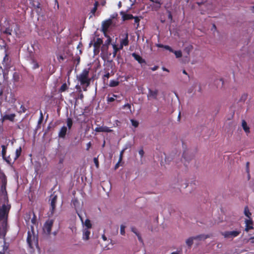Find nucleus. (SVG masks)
Instances as JSON below:
<instances>
[{
    "label": "nucleus",
    "instance_id": "nucleus-1",
    "mask_svg": "<svg viewBox=\"0 0 254 254\" xmlns=\"http://www.w3.org/2000/svg\"><path fill=\"white\" fill-rule=\"evenodd\" d=\"M89 69L85 68L82 72L77 76V79L82 85H86L88 86L90 83V79L89 78Z\"/></svg>",
    "mask_w": 254,
    "mask_h": 254
},
{
    "label": "nucleus",
    "instance_id": "nucleus-2",
    "mask_svg": "<svg viewBox=\"0 0 254 254\" xmlns=\"http://www.w3.org/2000/svg\"><path fill=\"white\" fill-rule=\"evenodd\" d=\"M10 207V205H2L0 208V221L2 220H7Z\"/></svg>",
    "mask_w": 254,
    "mask_h": 254
},
{
    "label": "nucleus",
    "instance_id": "nucleus-3",
    "mask_svg": "<svg viewBox=\"0 0 254 254\" xmlns=\"http://www.w3.org/2000/svg\"><path fill=\"white\" fill-rule=\"evenodd\" d=\"M241 233L240 230H235L233 231H226L222 232L221 234L226 239H233L238 237Z\"/></svg>",
    "mask_w": 254,
    "mask_h": 254
},
{
    "label": "nucleus",
    "instance_id": "nucleus-4",
    "mask_svg": "<svg viewBox=\"0 0 254 254\" xmlns=\"http://www.w3.org/2000/svg\"><path fill=\"white\" fill-rule=\"evenodd\" d=\"M58 196L57 195H55L54 193L52 194L50 196V200L51 201L50 203V211L49 213V216H52L56 209V203L57 201Z\"/></svg>",
    "mask_w": 254,
    "mask_h": 254
},
{
    "label": "nucleus",
    "instance_id": "nucleus-5",
    "mask_svg": "<svg viewBox=\"0 0 254 254\" xmlns=\"http://www.w3.org/2000/svg\"><path fill=\"white\" fill-rule=\"evenodd\" d=\"M210 237V235H204L201 234L196 236L190 237L186 240V244L189 247H191L193 244V241L194 240H205L208 238Z\"/></svg>",
    "mask_w": 254,
    "mask_h": 254
},
{
    "label": "nucleus",
    "instance_id": "nucleus-6",
    "mask_svg": "<svg viewBox=\"0 0 254 254\" xmlns=\"http://www.w3.org/2000/svg\"><path fill=\"white\" fill-rule=\"evenodd\" d=\"M31 231H28L27 233V242L30 247H32V242H35L37 243V239L34 234V228L33 226H31Z\"/></svg>",
    "mask_w": 254,
    "mask_h": 254
},
{
    "label": "nucleus",
    "instance_id": "nucleus-7",
    "mask_svg": "<svg viewBox=\"0 0 254 254\" xmlns=\"http://www.w3.org/2000/svg\"><path fill=\"white\" fill-rule=\"evenodd\" d=\"M54 223V220L49 219L46 221L43 226L44 232L48 235L51 234V229Z\"/></svg>",
    "mask_w": 254,
    "mask_h": 254
},
{
    "label": "nucleus",
    "instance_id": "nucleus-8",
    "mask_svg": "<svg viewBox=\"0 0 254 254\" xmlns=\"http://www.w3.org/2000/svg\"><path fill=\"white\" fill-rule=\"evenodd\" d=\"M112 23V20L111 19H108L106 21H104L102 25V31L106 33L108 31V28Z\"/></svg>",
    "mask_w": 254,
    "mask_h": 254
},
{
    "label": "nucleus",
    "instance_id": "nucleus-9",
    "mask_svg": "<svg viewBox=\"0 0 254 254\" xmlns=\"http://www.w3.org/2000/svg\"><path fill=\"white\" fill-rule=\"evenodd\" d=\"M129 40H128V33H127L125 34V37L122 39L120 41V45L119 46V49H123L124 46H127L128 45Z\"/></svg>",
    "mask_w": 254,
    "mask_h": 254
},
{
    "label": "nucleus",
    "instance_id": "nucleus-10",
    "mask_svg": "<svg viewBox=\"0 0 254 254\" xmlns=\"http://www.w3.org/2000/svg\"><path fill=\"white\" fill-rule=\"evenodd\" d=\"M94 130L96 132H111L113 131L112 129H110V128L107 126H101V127H96L95 128Z\"/></svg>",
    "mask_w": 254,
    "mask_h": 254
},
{
    "label": "nucleus",
    "instance_id": "nucleus-11",
    "mask_svg": "<svg viewBox=\"0 0 254 254\" xmlns=\"http://www.w3.org/2000/svg\"><path fill=\"white\" fill-rule=\"evenodd\" d=\"M15 117V114H11L9 115H4L1 116V120L2 122H4L6 120H9L10 122H14Z\"/></svg>",
    "mask_w": 254,
    "mask_h": 254
},
{
    "label": "nucleus",
    "instance_id": "nucleus-12",
    "mask_svg": "<svg viewBox=\"0 0 254 254\" xmlns=\"http://www.w3.org/2000/svg\"><path fill=\"white\" fill-rule=\"evenodd\" d=\"M131 56L132 57L134 58V59L137 61L138 63L140 64H146V62L144 59H143L140 55L136 54L135 53H133L131 54Z\"/></svg>",
    "mask_w": 254,
    "mask_h": 254
},
{
    "label": "nucleus",
    "instance_id": "nucleus-13",
    "mask_svg": "<svg viewBox=\"0 0 254 254\" xmlns=\"http://www.w3.org/2000/svg\"><path fill=\"white\" fill-rule=\"evenodd\" d=\"M158 91L157 90H152L150 89L148 90V93L147 94V97L148 99L152 98L156 99L158 96Z\"/></svg>",
    "mask_w": 254,
    "mask_h": 254
},
{
    "label": "nucleus",
    "instance_id": "nucleus-14",
    "mask_svg": "<svg viewBox=\"0 0 254 254\" xmlns=\"http://www.w3.org/2000/svg\"><path fill=\"white\" fill-rule=\"evenodd\" d=\"M103 43V41L102 39L100 38H97L96 41L94 43V52H95L96 51H97L98 52H99V49L100 47V46Z\"/></svg>",
    "mask_w": 254,
    "mask_h": 254
},
{
    "label": "nucleus",
    "instance_id": "nucleus-15",
    "mask_svg": "<svg viewBox=\"0 0 254 254\" xmlns=\"http://www.w3.org/2000/svg\"><path fill=\"white\" fill-rule=\"evenodd\" d=\"M250 219H246L245 220L246 228L245 231L248 232L250 230L253 229V222L251 218Z\"/></svg>",
    "mask_w": 254,
    "mask_h": 254
},
{
    "label": "nucleus",
    "instance_id": "nucleus-16",
    "mask_svg": "<svg viewBox=\"0 0 254 254\" xmlns=\"http://www.w3.org/2000/svg\"><path fill=\"white\" fill-rule=\"evenodd\" d=\"M66 132L67 127L65 126H63L62 127L59 132L58 136L61 138H64L66 134Z\"/></svg>",
    "mask_w": 254,
    "mask_h": 254
},
{
    "label": "nucleus",
    "instance_id": "nucleus-17",
    "mask_svg": "<svg viewBox=\"0 0 254 254\" xmlns=\"http://www.w3.org/2000/svg\"><path fill=\"white\" fill-rule=\"evenodd\" d=\"M121 14L122 15V18L124 21L132 19L134 18L133 15L131 14L125 13L124 12H121Z\"/></svg>",
    "mask_w": 254,
    "mask_h": 254
},
{
    "label": "nucleus",
    "instance_id": "nucleus-18",
    "mask_svg": "<svg viewBox=\"0 0 254 254\" xmlns=\"http://www.w3.org/2000/svg\"><path fill=\"white\" fill-rule=\"evenodd\" d=\"M90 231L89 229H84L83 230V239L85 240H88L89 239Z\"/></svg>",
    "mask_w": 254,
    "mask_h": 254
},
{
    "label": "nucleus",
    "instance_id": "nucleus-19",
    "mask_svg": "<svg viewBox=\"0 0 254 254\" xmlns=\"http://www.w3.org/2000/svg\"><path fill=\"white\" fill-rule=\"evenodd\" d=\"M242 126L246 133H248L250 132V128L248 126L247 122L244 120H242Z\"/></svg>",
    "mask_w": 254,
    "mask_h": 254
},
{
    "label": "nucleus",
    "instance_id": "nucleus-20",
    "mask_svg": "<svg viewBox=\"0 0 254 254\" xmlns=\"http://www.w3.org/2000/svg\"><path fill=\"white\" fill-rule=\"evenodd\" d=\"M22 152V148L21 147H19L18 148L16 149L15 151V155L13 158L14 161L16 160L21 155Z\"/></svg>",
    "mask_w": 254,
    "mask_h": 254
},
{
    "label": "nucleus",
    "instance_id": "nucleus-21",
    "mask_svg": "<svg viewBox=\"0 0 254 254\" xmlns=\"http://www.w3.org/2000/svg\"><path fill=\"white\" fill-rule=\"evenodd\" d=\"M4 160H5L6 163L9 165H11L14 163L15 161L14 160L11 159L10 155L6 156V155L5 156V157H2Z\"/></svg>",
    "mask_w": 254,
    "mask_h": 254
},
{
    "label": "nucleus",
    "instance_id": "nucleus-22",
    "mask_svg": "<svg viewBox=\"0 0 254 254\" xmlns=\"http://www.w3.org/2000/svg\"><path fill=\"white\" fill-rule=\"evenodd\" d=\"M113 50H114V51L113 52V57H115L117 55V52L119 50H122V49H119V47H118L115 44L113 45Z\"/></svg>",
    "mask_w": 254,
    "mask_h": 254
},
{
    "label": "nucleus",
    "instance_id": "nucleus-23",
    "mask_svg": "<svg viewBox=\"0 0 254 254\" xmlns=\"http://www.w3.org/2000/svg\"><path fill=\"white\" fill-rule=\"evenodd\" d=\"M119 84V81L118 80H112L110 82L109 86L114 87H116Z\"/></svg>",
    "mask_w": 254,
    "mask_h": 254
},
{
    "label": "nucleus",
    "instance_id": "nucleus-24",
    "mask_svg": "<svg viewBox=\"0 0 254 254\" xmlns=\"http://www.w3.org/2000/svg\"><path fill=\"white\" fill-rule=\"evenodd\" d=\"M66 124L68 129L70 130L73 124V121L72 119L70 118H68L66 120Z\"/></svg>",
    "mask_w": 254,
    "mask_h": 254
},
{
    "label": "nucleus",
    "instance_id": "nucleus-25",
    "mask_svg": "<svg viewBox=\"0 0 254 254\" xmlns=\"http://www.w3.org/2000/svg\"><path fill=\"white\" fill-rule=\"evenodd\" d=\"M244 214L245 215L248 217L249 218H251V216L252 215L251 213L250 212L248 207L247 206L245 207L244 209Z\"/></svg>",
    "mask_w": 254,
    "mask_h": 254
},
{
    "label": "nucleus",
    "instance_id": "nucleus-26",
    "mask_svg": "<svg viewBox=\"0 0 254 254\" xmlns=\"http://www.w3.org/2000/svg\"><path fill=\"white\" fill-rule=\"evenodd\" d=\"M7 147V145H1V148H2L1 155H2V157H5V156L6 155Z\"/></svg>",
    "mask_w": 254,
    "mask_h": 254
},
{
    "label": "nucleus",
    "instance_id": "nucleus-27",
    "mask_svg": "<svg viewBox=\"0 0 254 254\" xmlns=\"http://www.w3.org/2000/svg\"><path fill=\"white\" fill-rule=\"evenodd\" d=\"M192 49H193V46L192 45H189V46H188L185 48L184 51L189 55H190V52L192 51Z\"/></svg>",
    "mask_w": 254,
    "mask_h": 254
},
{
    "label": "nucleus",
    "instance_id": "nucleus-28",
    "mask_svg": "<svg viewBox=\"0 0 254 254\" xmlns=\"http://www.w3.org/2000/svg\"><path fill=\"white\" fill-rule=\"evenodd\" d=\"M67 88H68V87H67V84L65 83H64L61 86V88H60L59 91L60 92H64L65 90H66L67 89Z\"/></svg>",
    "mask_w": 254,
    "mask_h": 254
},
{
    "label": "nucleus",
    "instance_id": "nucleus-29",
    "mask_svg": "<svg viewBox=\"0 0 254 254\" xmlns=\"http://www.w3.org/2000/svg\"><path fill=\"white\" fill-rule=\"evenodd\" d=\"M84 225L86 227V229H90L92 227L90 221L88 219L85 220Z\"/></svg>",
    "mask_w": 254,
    "mask_h": 254
},
{
    "label": "nucleus",
    "instance_id": "nucleus-30",
    "mask_svg": "<svg viewBox=\"0 0 254 254\" xmlns=\"http://www.w3.org/2000/svg\"><path fill=\"white\" fill-rule=\"evenodd\" d=\"M32 215H33V217L31 218V222L32 224L34 225H35L37 223V219H36V216L34 212H32Z\"/></svg>",
    "mask_w": 254,
    "mask_h": 254
},
{
    "label": "nucleus",
    "instance_id": "nucleus-31",
    "mask_svg": "<svg viewBox=\"0 0 254 254\" xmlns=\"http://www.w3.org/2000/svg\"><path fill=\"white\" fill-rule=\"evenodd\" d=\"M1 185L6 186L7 184V179L5 175H3L2 177L1 178Z\"/></svg>",
    "mask_w": 254,
    "mask_h": 254
},
{
    "label": "nucleus",
    "instance_id": "nucleus-32",
    "mask_svg": "<svg viewBox=\"0 0 254 254\" xmlns=\"http://www.w3.org/2000/svg\"><path fill=\"white\" fill-rule=\"evenodd\" d=\"M177 58H181L182 56V53L181 51H174L173 52Z\"/></svg>",
    "mask_w": 254,
    "mask_h": 254
},
{
    "label": "nucleus",
    "instance_id": "nucleus-33",
    "mask_svg": "<svg viewBox=\"0 0 254 254\" xmlns=\"http://www.w3.org/2000/svg\"><path fill=\"white\" fill-rule=\"evenodd\" d=\"M32 214V212H30L26 214V216L25 217V221L27 222V223H28L29 222V221L31 219V216Z\"/></svg>",
    "mask_w": 254,
    "mask_h": 254
},
{
    "label": "nucleus",
    "instance_id": "nucleus-34",
    "mask_svg": "<svg viewBox=\"0 0 254 254\" xmlns=\"http://www.w3.org/2000/svg\"><path fill=\"white\" fill-rule=\"evenodd\" d=\"M110 76V74L109 72H107L103 76V80L104 83H105L106 80H108Z\"/></svg>",
    "mask_w": 254,
    "mask_h": 254
},
{
    "label": "nucleus",
    "instance_id": "nucleus-35",
    "mask_svg": "<svg viewBox=\"0 0 254 254\" xmlns=\"http://www.w3.org/2000/svg\"><path fill=\"white\" fill-rule=\"evenodd\" d=\"M32 63L33 64V69H35L39 68V65L36 61H35V60H33Z\"/></svg>",
    "mask_w": 254,
    "mask_h": 254
},
{
    "label": "nucleus",
    "instance_id": "nucleus-36",
    "mask_svg": "<svg viewBox=\"0 0 254 254\" xmlns=\"http://www.w3.org/2000/svg\"><path fill=\"white\" fill-rule=\"evenodd\" d=\"M125 226L124 225H122L121 226V230H120V233L122 235H124L125 234Z\"/></svg>",
    "mask_w": 254,
    "mask_h": 254
},
{
    "label": "nucleus",
    "instance_id": "nucleus-37",
    "mask_svg": "<svg viewBox=\"0 0 254 254\" xmlns=\"http://www.w3.org/2000/svg\"><path fill=\"white\" fill-rule=\"evenodd\" d=\"M93 161H94V163H95V165L96 168H98L99 166V163L98 158H96V157L94 158Z\"/></svg>",
    "mask_w": 254,
    "mask_h": 254
},
{
    "label": "nucleus",
    "instance_id": "nucleus-38",
    "mask_svg": "<svg viewBox=\"0 0 254 254\" xmlns=\"http://www.w3.org/2000/svg\"><path fill=\"white\" fill-rule=\"evenodd\" d=\"M131 122L132 125L133 127H136L138 126L139 123L137 121L134 120H131Z\"/></svg>",
    "mask_w": 254,
    "mask_h": 254
},
{
    "label": "nucleus",
    "instance_id": "nucleus-39",
    "mask_svg": "<svg viewBox=\"0 0 254 254\" xmlns=\"http://www.w3.org/2000/svg\"><path fill=\"white\" fill-rule=\"evenodd\" d=\"M127 149V148H125L123 149L120 153V158H119V162L121 161L123 159V154L125 151Z\"/></svg>",
    "mask_w": 254,
    "mask_h": 254
},
{
    "label": "nucleus",
    "instance_id": "nucleus-40",
    "mask_svg": "<svg viewBox=\"0 0 254 254\" xmlns=\"http://www.w3.org/2000/svg\"><path fill=\"white\" fill-rule=\"evenodd\" d=\"M134 23L137 24V27L139 26L140 19L137 16H134Z\"/></svg>",
    "mask_w": 254,
    "mask_h": 254
},
{
    "label": "nucleus",
    "instance_id": "nucleus-41",
    "mask_svg": "<svg viewBox=\"0 0 254 254\" xmlns=\"http://www.w3.org/2000/svg\"><path fill=\"white\" fill-rule=\"evenodd\" d=\"M11 32L12 29H10L9 28H7L5 29V31H4V33L8 35H11Z\"/></svg>",
    "mask_w": 254,
    "mask_h": 254
},
{
    "label": "nucleus",
    "instance_id": "nucleus-42",
    "mask_svg": "<svg viewBox=\"0 0 254 254\" xmlns=\"http://www.w3.org/2000/svg\"><path fill=\"white\" fill-rule=\"evenodd\" d=\"M7 225V220H4L2 224V228L4 231L6 230Z\"/></svg>",
    "mask_w": 254,
    "mask_h": 254
},
{
    "label": "nucleus",
    "instance_id": "nucleus-43",
    "mask_svg": "<svg viewBox=\"0 0 254 254\" xmlns=\"http://www.w3.org/2000/svg\"><path fill=\"white\" fill-rule=\"evenodd\" d=\"M164 49L169 51L170 52L173 53L174 52V50L169 46L165 45L164 46Z\"/></svg>",
    "mask_w": 254,
    "mask_h": 254
},
{
    "label": "nucleus",
    "instance_id": "nucleus-44",
    "mask_svg": "<svg viewBox=\"0 0 254 254\" xmlns=\"http://www.w3.org/2000/svg\"><path fill=\"white\" fill-rule=\"evenodd\" d=\"M115 101V98L112 97L108 96L107 98V101L109 102H112Z\"/></svg>",
    "mask_w": 254,
    "mask_h": 254
},
{
    "label": "nucleus",
    "instance_id": "nucleus-45",
    "mask_svg": "<svg viewBox=\"0 0 254 254\" xmlns=\"http://www.w3.org/2000/svg\"><path fill=\"white\" fill-rule=\"evenodd\" d=\"M20 109V113H25L26 111V109L25 108L24 106L23 105H21Z\"/></svg>",
    "mask_w": 254,
    "mask_h": 254
},
{
    "label": "nucleus",
    "instance_id": "nucleus-46",
    "mask_svg": "<svg viewBox=\"0 0 254 254\" xmlns=\"http://www.w3.org/2000/svg\"><path fill=\"white\" fill-rule=\"evenodd\" d=\"M124 109H125V108H127L128 109H129L130 111H131V105L130 104H128V103H127V104H125L124 106H123V107Z\"/></svg>",
    "mask_w": 254,
    "mask_h": 254
},
{
    "label": "nucleus",
    "instance_id": "nucleus-47",
    "mask_svg": "<svg viewBox=\"0 0 254 254\" xmlns=\"http://www.w3.org/2000/svg\"><path fill=\"white\" fill-rule=\"evenodd\" d=\"M248 95L247 94H244L241 98V100L245 101L247 98Z\"/></svg>",
    "mask_w": 254,
    "mask_h": 254
},
{
    "label": "nucleus",
    "instance_id": "nucleus-48",
    "mask_svg": "<svg viewBox=\"0 0 254 254\" xmlns=\"http://www.w3.org/2000/svg\"><path fill=\"white\" fill-rule=\"evenodd\" d=\"M139 154L140 155L141 158H142L143 156L144 155V151L143 149H141L138 151Z\"/></svg>",
    "mask_w": 254,
    "mask_h": 254
},
{
    "label": "nucleus",
    "instance_id": "nucleus-49",
    "mask_svg": "<svg viewBox=\"0 0 254 254\" xmlns=\"http://www.w3.org/2000/svg\"><path fill=\"white\" fill-rule=\"evenodd\" d=\"M186 155H187V152H186V151H185L183 154V157L184 158L185 160H186L187 161H189V159H187Z\"/></svg>",
    "mask_w": 254,
    "mask_h": 254
},
{
    "label": "nucleus",
    "instance_id": "nucleus-50",
    "mask_svg": "<svg viewBox=\"0 0 254 254\" xmlns=\"http://www.w3.org/2000/svg\"><path fill=\"white\" fill-rule=\"evenodd\" d=\"M136 235L137 236L139 241H140V242L142 243L143 242V240H142V239L141 238V237L139 233H138Z\"/></svg>",
    "mask_w": 254,
    "mask_h": 254
},
{
    "label": "nucleus",
    "instance_id": "nucleus-51",
    "mask_svg": "<svg viewBox=\"0 0 254 254\" xmlns=\"http://www.w3.org/2000/svg\"><path fill=\"white\" fill-rule=\"evenodd\" d=\"M91 145H92V144H91V142H89L87 144V145H86V146H87L86 150H88L90 149V148L91 147Z\"/></svg>",
    "mask_w": 254,
    "mask_h": 254
},
{
    "label": "nucleus",
    "instance_id": "nucleus-52",
    "mask_svg": "<svg viewBox=\"0 0 254 254\" xmlns=\"http://www.w3.org/2000/svg\"><path fill=\"white\" fill-rule=\"evenodd\" d=\"M43 114H42V113L41 112V117H40V118L38 121V124H40L41 123L42 121H43Z\"/></svg>",
    "mask_w": 254,
    "mask_h": 254
},
{
    "label": "nucleus",
    "instance_id": "nucleus-53",
    "mask_svg": "<svg viewBox=\"0 0 254 254\" xmlns=\"http://www.w3.org/2000/svg\"><path fill=\"white\" fill-rule=\"evenodd\" d=\"M249 164H250V163L249 162H247L246 163V172H248L250 171Z\"/></svg>",
    "mask_w": 254,
    "mask_h": 254
},
{
    "label": "nucleus",
    "instance_id": "nucleus-54",
    "mask_svg": "<svg viewBox=\"0 0 254 254\" xmlns=\"http://www.w3.org/2000/svg\"><path fill=\"white\" fill-rule=\"evenodd\" d=\"M97 9V8H96V6H94V7L92 8V9L91 10V12L93 14H94L95 13V12L96 11Z\"/></svg>",
    "mask_w": 254,
    "mask_h": 254
},
{
    "label": "nucleus",
    "instance_id": "nucleus-55",
    "mask_svg": "<svg viewBox=\"0 0 254 254\" xmlns=\"http://www.w3.org/2000/svg\"><path fill=\"white\" fill-rule=\"evenodd\" d=\"M153 2H155V3H156L158 4V8L160 7L161 5V3L160 2V1L157 0L154 1Z\"/></svg>",
    "mask_w": 254,
    "mask_h": 254
},
{
    "label": "nucleus",
    "instance_id": "nucleus-56",
    "mask_svg": "<svg viewBox=\"0 0 254 254\" xmlns=\"http://www.w3.org/2000/svg\"><path fill=\"white\" fill-rule=\"evenodd\" d=\"M131 231L133 232L135 235H137L138 233L137 232L136 229L134 227L131 228Z\"/></svg>",
    "mask_w": 254,
    "mask_h": 254
},
{
    "label": "nucleus",
    "instance_id": "nucleus-57",
    "mask_svg": "<svg viewBox=\"0 0 254 254\" xmlns=\"http://www.w3.org/2000/svg\"><path fill=\"white\" fill-rule=\"evenodd\" d=\"M1 190L2 191H6V186L1 185Z\"/></svg>",
    "mask_w": 254,
    "mask_h": 254
},
{
    "label": "nucleus",
    "instance_id": "nucleus-58",
    "mask_svg": "<svg viewBox=\"0 0 254 254\" xmlns=\"http://www.w3.org/2000/svg\"><path fill=\"white\" fill-rule=\"evenodd\" d=\"M158 68V66L155 65V66H154V67H151V69L152 71H155V70H156Z\"/></svg>",
    "mask_w": 254,
    "mask_h": 254
},
{
    "label": "nucleus",
    "instance_id": "nucleus-59",
    "mask_svg": "<svg viewBox=\"0 0 254 254\" xmlns=\"http://www.w3.org/2000/svg\"><path fill=\"white\" fill-rule=\"evenodd\" d=\"M165 46V45H164L161 44H158L156 45V46L157 47H158V48H164V46Z\"/></svg>",
    "mask_w": 254,
    "mask_h": 254
},
{
    "label": "nucleus",
    "instance_id": "nucleus-60",
    "mask_svg": "<svg viewBox=\"0 0 254 254\" xmlns=\"http://www.w3.org/2000/svg\"><path fill=\"white\" fill-rule=\"evenodd\" d=\"M77 214H78L79 217L80 218L81 221H82V222L83 223V219L82 218V216L79 213H78Z\"/></svg>",
    "mask_w": 254,
    "mask_h": 254
},
{
    "label": "nucleus",
    "instance_id": "nucleus-61",
    "mask_svg": "<svg viewBox=\"0 0 254 254\" xmlns=\"http://www.w3.org/2000/svg\"><path fill=\"white\" fill-rule=\"evenodd\" d=\"M171 254H180V251H176L172 253Z\"/></svg>",
    "mask_w": 254,
    "mask_h": 254
},
{
    "label": "nucleus",
    "instance_id": "nucleus-62",
    "mask_svg": "<svg viewBox=\"0 0 254 254\" xmlns=\"http://www.w3.org/2000/svg\"><path fill=\"white\" fill-rule=\"evenodd\" d=\"M250 240H251V243L254 244V237H252L250 239Z\"/></svg>",
    "mask_w": 254,
    "mask_h": 254
},
{
    "label": "nucleus",
    "instance_id": "nucleus-63",
    "mask_svg": "<svg viewBox=\"0 0 254 254\" xmlns=\"http://www.w3.org/2000/svg\"><path fill=\"white\" fill-rule=\"evenodd\" d=\"M247 174H248V180H249L250 179V171L248 172H247Z\"/></svg>",
    "mask_w": 254,
    "mask_h": 254
},
{
    "label": "nucleus",
    "instance_id": "nucleus-64",
    "mask_svg": "<svg viewBox=\"0 0 254 254\" xmlns=\"http://www.w3.org/2000/svg\"><path fill=\"white\" fill-rule=\"evenodd\" d=\"M168 17H169V18L171 20L172 19V15L170 12L169 14Z\"/></svg>",
    "mask_w": 254,
    "mask_h": 254
}]
</instances>
